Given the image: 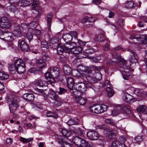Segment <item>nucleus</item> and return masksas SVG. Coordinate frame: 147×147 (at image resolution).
<instances>
[{"mask_svg": "<svg viewBox=\"0 0 147 147\" xmlns=\"http://www.w3.org/2000/svg\"><path fill=\"white\" fill-rule=\"evenodd\" d=\"M26 37L29 41L31 40L33 38L32 34L30 32H28L27 33Z\"/></svg>", "mask_w": 147, "mask_h": 147, "instance_id": "obj_63", "label": "nucleus"}, {"mask_svg": "<svg viewBox=\"0 0 147 147\" xmlns=\"http://www.w3.org/2000/svg\"><path fill=\"white\" fill-rule=\"evenodd\" d=\"M61 133L63 135L66 137H68L71 135L70 132L64 128L62 129Z\"/></svg>", "mask_w": 147, "mask_h": 147, "instance_id": "obj_39", "label": "nucleus"}, {"mask_svg": "<svg viewBox=\"0 0 147 147\" xmlns=\"http://www.w3.org/2000/svg\"><path fill=\"white\" fill-rule=\"evenodd\" d=\"M65 47H68L66 46L61 45H60L58 46L57 49V53L60 55H62L63 51L66 53H68L69 51H67V50H66Z\"/></svg>", "mask_w": 147, "mask_h": 147, "instance_id": "obj_16", "label": "nucleus"}, {"mask_svg": "<svg viewBox=\"0 0 147 147\" xmlns=\"http://www.w3.org/2000/svg\"><path fill=\"white\" fill-rule=\"evenodd\" d=\"M63 38L67 44L69 43L72 39V36L69 34H67L64 35Z\"/></svg>", "mask_w": 147, "mask_h": 147, "instance_id": "obj_27", "label": "nucleus"}, {"mask_svg": "<svg viewBox=\"0 0 147 147\" xmlns=\"http://www.w3.org/2000/svg\"><path fill=\"white\" fill-rule=\"evenodd\" d=\"M105 86L107 87L106 90L107 92L108 96L109 97L113 96V90L111 88V85L109 81L106 80L105 82Z\"/></svg>", "mask_w": 147, "mask_h": 147, "instance_id": "obj_10", "label": "nucleus"}, {"mask_svg": "<svg viewBox=\"0 0 147 147\" xmlns=\"http://www.w3.org/2000/svg\"><path fill=\"white\" fill-rule=\"evenodd\" d=\"M127 50L131 53L129 58V61L131 63V65L132 63H136L137 62V55L133 51L130 49H128Z\"/></svg>", "mask_w": 147, "mask_h": 147, "instance_id": "obj_11", "label": "nucleus"}, {"mask_svg": "<svg viewBox=\"0 0 147 147\" xmlns=\"http://www.w3.org/2000/svg\"><path fill=\"white\" fill-rule=\"evenodd\" d=\"M119 107L121 108V112H122L123 114L127 115L130 113L131 111L129 107H127L126 106H120Z\"/></svg>", "mask_w": 147, "mask_h": 147, "instance_id": "obj_26", "label": "nucleus"}, {"mask_svg": "<svg viewBox=\"0 0 147 147\" xmlns=\"http://www.w3.org/2000/svg\"><path fill=\"white\" fill-rule=\"evenodd\" d=\"M18 98L16 96L13 95L9 97L8 101L11 102L9 105V109L11 113L15 111L18 106Z\"/></svg>", "mask_w": 147, "mask_h": 147, "instance_id": "obj_2", "label": "nucleus"}, {"mask_svg": "<svg viewBox=\"0 0 147 147\" xmlns=\"http://www.w3.org/2000/svg\"><path fill=\"white\" fill-rule=\"evenodd\" d=\"M59 91L58 92V94L59 95H61L65 94L66 92V90L63 88H59Z\"/></svg>", "mask_w": 147, "mask_h": 147, "instance_id": "obj_57", "label": "nucleus"}, {"mask_svg": "<svg viewBox=\"0 0 147 147\" xmlns=\"http://www.w3.org/2000/svg\"><path fill=\"white\" fill-rule=\"evenodd\" d=\"M87 136L90 139L92 140H95L98 138L99 135L95 131L90 130L87 133Z\"/></svg>", "mask_w": 147, "mask_h": 147, "instance_id": "obj_7", "label": "nucleus"}, {"mask_svg": "<svg viewBox=\"0 0 147 147\" xmlns=\"http://www.w3.org/2000/svg\"><path fill=\"white\" fill-rule=\"evenodd\" d=\"M8 11L15 12L17 11V9L16 7L13 5H10L7 7Z\"/></svg>", "mask_w": 147, "mask_h": 147, "instance_id": "obj_47", "label": "nucleus"}, {"mask_svg": "<svg viewBox=\"0 0 147 147\" xmlns=\"http://www.w3.org/2000/svg\"><path fill=\"white\" fill-rule=\"evenodd\" d=\"M47 116L48 117H52L57 119L58 118L57 115L55 113L50 111L47 112Z\"/></svg>", "mask_w": 147, "mask_h": 147, "instance_id": "obj_40", "label": "nucleus"}, {"mask_svg": "<svg viewBox=\"0 0 147 147\" xmlns=\"http://www.w3.org/2000/svg\"><path fill=\"white\" fill-rule=\"evenodd\" d=\"M75 87L77 91L80 92L81 94L84 93L87 89V87L85 84L82 82L76 84Z\"/></svg>", "mask_w": 147, "mask_h": 147, "instance_id": "obj_8", "label": "nucleus"}, {"mask_svg": "<svg viewBox=\"0 0 147 147\" xmlns=\"http://www.w3.org/2000/svg\"><path fill=\"white\" fill-rule=\"evenodd\" d=\"M62 147H74L73 145L71 143L66 142L64 143L63 145L62 146Z\"/></svg>", "mask_w": 147, "mask_h": 147, "instance_id": "obj_61", "label": "nucleus"}, {"mask_svg": "<svg viewBox=\"0 0 147 147\" xmlns=\"http://www.w3.org/2000/svg\"><path fill=\"white\" fill-rule=\"evenodd\" d=\"M11 24L8 19L5 17H0V27L7 29L9 28L11 26Z\"/></svg>", "mask_w": 147, "mask_h": 147, "instance_id": "obj_6", "label": "nucleus"}, {"mask_svg": "<svg viewBox=\"0 0 147 147\" xmlns=\"http://www.w3.org/2000/svg\"><path fill=\"white\" fill-rule=\"evenodd\" d=\"M146 106L144 105H140L137 108V111L139 112H144L145 111Z\"/></svg>", "mask_w": 147, "mask_h": 147, "instance_id": "obj_48", "label": "nucleus"}, {"mask_svg": "<svg viewBox=\"0 0 147 147\" xmlns=\"http://www.w3.org/2000/svg\"><path fill=\"white\" fill-rule=\"evenodd\" d=\"M45 77L47 79H49V81L52 82H54L55 81V80L53 78L51 72H47L46 73Z\"/></svg>", "mask_w": 147, "mask_h": 147, "instance_id": "obj_30", "label": "nucleus"}, {"mask_svg": "<svg viewBox=\"0 0 147 147\" xmlns=\"http://www.w3.org/2000/svg\"><path fill=\"white\" fill-rule=\"evenodd\" d=\"M18 46L23 51L27 52L29 51V46L24 40L18 41Z\"/></svg>", "mask_w": 147, "mask_h": 147, "instance_id": "obj_9", "label": "nucleus"}, {"mask_svg": "<svg viewBox=\"0 0 147 147\" xmlns=\"http://www.w3.org/2000/svg\"><path fill=\"white\" fill-rule=\"evenodd\" d=\"M125 100L129 103L133 102L136 100V99L128 93H125L124 96Z\"/></svg>", "mask_w": 147, "mask_h": 147, "instance_id": "obj_14", "label": "nucleus"}, {"mask_svg": "<svg viewBox=\"0 0 147 147\" xmlns=\"http://www.w3.org/2000/svg\"><path fill=\"white\" fill-rule=\"evenodd\" d=\"M79 69L83 72V74L85 76L88 75V74H90L91 72V71L90 68L85 66L81 65L79 66Z\"/></svg>", "mask_w": 147, "mask_h": 147, "instance_id": "obj_15", "label": "nucleus"}, {"mask_svg": "<svg viewBox=\"0 0 147 147\" xmlns=\"http://www.w3.org/2000/svg\"><path fill=\"white\" fill-rule=\"evenodd\" d=\"M75 98L77 102L81 105H84L87 101L86 98H83L78 96H76Z\"/></svg>", "mask_w": 147, "mask_h": 147, "instance_id": "obj_21", "label": "nucleus"}, {"mask_svg": "<svg viewBox=\"0 0 147 147\" xmlns=\"http://www.w3.org/2000/svg\"><path fill=\"white\" fill-rule=\"evenodd\" d=\"M95 19L94 18L86 17L82 19V22L83 23H86V22H94L95 21Z\"/></svg>", "mask_w": 147, "mask_h": 147, "instance_id": "obj_36", "label": "nucleus"}, {"mask_svg": "<svg viewBox=\"0 0 147 147\" xmlns=\"http://www.w3.org/2000/svg\"><path fill=\"white\" fill-rule=\"evenodd\" d=\"M76 45L75 43L74 42H71L68 47H65L66 50L69 51L68 53L70 52L74 54H78L80 53L82 50V48L80 46L76 47Z\"/></svg>", "mask_w": 147, "mask_h": 147, "instance_id": "obj_5", "label": "nucleus"}, {"mask_svg": "<svg viewBox=\"0 0 147 147\" xmlns=\"http://www.w3.org/2000/svg\"><path fill=\"white\" fill-rule=\"evenodd\" d=\"M122 144L118 141H115L112 143L111 147H120Z\"/></svg>", "mask_w": 147, "mask_h": 147, "instance_id": "obj_46", "label": "nucleus"}, {"mask_svg": "<svg viewBox=\"0 0 147 147\" xmlns=\"http://www.w3.org/2000/svg\"><path fill=\"white\" fill-rule=\"evenodd\" d=\"M33 0H22L21 5L25 7L30 5L32 3Z\"/></svg>", "mask_w": 147, "mask_h": 147, "instance_id": "obj_33", "label": "nucleus"}, {"mask_svg": "<svg viewBox=\"0 0 147 147\" xmlns=\"http://www.w3.org/2000/svg\"><path fill=\"white\" fill-rule=\"evenodd\" d=\"M56 138L58 141V143L62 146L64 143L66 142L65 139L63 136H61L56 135L55 136Z\"/></svg>", "mask_w": 147, "mask_h": 147, "instance_id": "obj_24", "label": "nucleus"}, {"mask_svg": "<svg viewBox=\"0 0 147 147\" xmlns=\"http://www.w3.org/2000/svg\"><path fill=\"white\" fill-rule=\"evenodd\" d=\"M88 142L83 139L81 138L77 146L80 147H86L88 146Z\"/></svg>", "mask_w": 147, "mask_h": 147, "instance_id": "obj_29", "label": "nucleus"}, {"mask_svg": "<svg viewBox=\"0 0 147 147\" xmlns=\"http://www.w3.org/2000/svg\"><path fill=\"white\" fill-rule=\"evenodd\" d=\"M93 69L94 71L96 73V75H98V74H100L101 75V74L100 72V69L104 68V67L103 66H92Z\"/></svg>", "mask_w": 147, "mask_h": 147, "instance_id": "obj_35", "label": "nucleus"}, {"mask_svg": "<svg viewBox=\"0 0 147 147\" xmlns=\"http://www.w3.org/2000/svg\"><path fill=\"white\" fill-rule=\"evenodd\" d=\"M107 108V106L104 105H94L93 106L91 107L89 109L91 112L96 113L100 114L106 111Z\"/></svg>", "mask_w": 147, "mask_h": 147, "instance_id": "obj_4", "label": "nucleus"}, {"mask_svg": "<svg viewBox=\"0 0 147 147\" xmlns=\"http://www.w3.org/2000/svg\"><path fill=\"white\" fill-rule=\"evenodd\" d=\"M116 22L117 25L121 28L124 25L123 20L122 19H119Z\"/></svg>", "mask_w": 147, "mask_h": 147, "instance_id": "obj_56", "label": "nucleus"}, {"mask_svg": "<svg viewBox=\"0 0 147 147\" xmlns=\"http://www.w3.org/2000/svg\"><path fill=\"white\" fill-rule=\"evenodd\" d=\"M112 129H105L104 131V133L105 135L109 137L110 138H114L111 136Z\"/></svg>", "mask_w": 147, "mask_h": 147, "instance_id": "obj_43", "label": "nucleus"}, {"mask_svg": "<svg viewBox=\"0 0 147 147\" xmlns=\"http://www.w3.org/2000/svg\"><path fill=\"white\" fill-rule=\"evenodd\" d=\"M111 136L114 138H111L112 139H114L116 138V136L118 134V132L116 131L113 130H112Z\"/></svg>", "mask_w": 147, "mask_h": 147, "instance_id": "obj_54", "label": "nucleus"}, {"mask_svg": "<svg viewBox=\"0 0 147 147\" xmlns=\"http://www.w3.org/2000/svg\"><path fill=\"white\" fill-rule=\"evenodd\" d=\"M105 42L107 43L105 46L103 47V50H108L109 49V44H110V41L109 40H106Z\"/></svg>", "mask_w": 147, "mask_h": 147, "instance_id": "obj_53", "label": "nucleus"}, {"mask_svg": "<svg viewBox=\"0 0 147 147\" xmlns=\"http://www.w3.org/2000/svg\"><path fill=\"white\" fill-rule=\"evenodd\" d=\"M37 65L40 68H45L46 66V63L42 59H39L38 61Z\"/></svg>", "mask_w": 147, "mask_h": 147, "instance_id": "obj_32", "label": "nucleus"}, {"mask_svg": "<svg viewBox=\"0 0 147 147\" xmlns=\"http://www.w3.org/2000/svg\"><path fill=\"white\" fill-rule=\"evenodd\" d=\"M82 50L84 51L83 54L86 57L88 56V55L93 53L94 51L93 49L88 45L83 47Z\"/></svg>", "mask_w": 147, "mask_h": 147, "instance_id": "obj_12", "label": "nucleus"}, {"mask_svg": "<svg viewBox=\"0 0 147 147\" xmlns=\"http://www.w3.org/2000/svg\"><path fill=\"white\" fill-rule=\"evenodd\" d=\"M63 70L64 73L67 75H69L71 74V69L70 67L67 64H65L64 65Z\"/></svg>", "mask_w": 147, "mask_h": 147, "instance_id": "obj_28", "label": "nucleus"}, {"mask_svg": "<svg viewBox=\"0 0 147 147\" xmlns=\"http://www.w3.org/2000/svg\"><path fill=\"white\" fill-rule=\"evenodd\" d=\"M20 140L23 143H26L30 142L33 140V138H26L22 137H20Z\"/></svg>", "mask_w": 147, "mask_h": 147, "instance_id": "obj_42", "label": "nucleus"}, {"mask_svg": "<svg viewBox=\"0 0 147 147\" xmlns=\"http://www.w3.org/2000/svg\"><path fill=\"white\" fill-rule=\"evenodd\" d=\"M51 18L52 15L51 14H49L47 15V21L48 25L49 26H51Z\"/></svg>", "mask_w": 147, "mask_h": 147, "instance_id": "obj_62", "label": "nucleus"}, {"mask_svg": "<svg viewBox=\"0 0 147 147\" xmlns=\"http://www.w3.org/2000/svg\"><path fill=\"white\" fill-rule=\"evenodd\" d=\"M16 71L18 74H21L24 72L25 69L24 67V64L23 65H21L18 67H16Z\"/></svg>", "mask_w": 147, "mask_h": 147, "instance_id": "obj_34", "label": "nucleus"}, {"mask_svg": "<svg viewBox=\"0 0 147 147\" xmlns=\"http://www.w3.org/2000/svg\"><path fill=\"white\" fill-rule=\"evenodd\" d=\"M23 61L21 59H17L15 60L14 62L15 66L16 67H18L24 64Z\"/></svg>", "mask_w": 147, "mask_h": 147, "instance_id": "obj_38", "label": "nucleus"}, {"mask_svg": "<svg viewBox=\"0 0 147 147\" xmlns=\"http://www.w3.org/2000/svg\"><path fill=\"white\" fill-rule=\"evenodd\" d=\"M91 74V73L85 76L88 81V83L87 84V86L94 90L95 87L93 84L96 83L98 80H100L102 78V75L99 74H98V76L96 75L95 77H92L90 76Z\"/></svg>", "mask_w": 147, "mask_h": 147, "instance_id": "obj_1", "label": "nucleus"}, {"mask_svg": "<svg viewBox=\"0 0 147 147\" xmlns=\"http://www.w3.org/2000/svg\"><path fill=\"white\" fill-rule=\"evenodd\" d=\"M67 86L70 90H71L74 85V81L73 78L71 77H69L67 79Z\"/></svg>", "mask_w": 147, "mask_h": 147, "instance_id": "obj_22", "label": "nucleus"}, {"mask_svg": "<svg viewBox=\"0 0 147 147\" xmlns=\"http://www.w3.org/2000/svg\"><path fill=\"white\" fill-rule=\"evenodd\" d=\"M41 46L42 48H46L47 47V43L44 40L41 42Z\"/></svg>", "mask_w": 147, "mask_h": 147, "instance_id": "obj_59", "label": "nucleus"}, {"mask_svg": "<svg viewBox=\"0 0 147 147\" xmlns=\"http://www.w3.org/2000/svg\"><path fill=\"white\" fill-rule=\"evenodd\" d=\"M70 35L72 36V38L74 37L76 39L77 38V33L76 32H70Z\"/></svg>", "mask_w": 147, "mask_h": 147, "instance_id": "obj_64", "label": "nucleus"}, {"mask_svg": "<svg viewBox=\"0 0 147 147\" xmlns=\"http://www.w3.org/2000/svg\"><path fill=\"white\" fill-rule=\"evenodd\" d=\"M67 124L69 126H71L74 125H77L78 122L73 119H69L67 122Z\"/></svg>", "mask_w": 147, "mask_h": 147, "instance_id": "obj_51", "label": "nucleus"}, {"mask_svg": "<svg viewBox=\"0 0 147 147\" xmlns=\"http://www.w3.org/2000/svg\"><path fill=\"white\" fill-rule=\"evenodd\" d=\"M32 6L33 8H36L39 6V2L38 0H33Z\"/></svg>", "mask_w": 147, "mask_h": 147, "instance_id": "obj_52", "label": "nucleus"}, {"mask_svg": "<svg viewBox=\"0 0 147 147\" xmlns=\"http://www.w3.org/2000/svg\"><path fill=\"white\" fill-rule=\"evenodd\" d=\"M8 68L11 74L14 73L15 70H16V66L13 64H10L9 65Z\"/></svg>", "mask_w": 147, "mask_h": 147, "instance_id": "obj_45", "label": "nucleus"}, {"mask_svg": "<svg viewBox=\"0 0 147 147\" xmlns=\"http://www.w3.org/2000/svg\"><path fill=\"white\" fill-rule=\"evenodd\" d=\"M131 74L129 73H123L122 74L123 78L124 80H128L129 78L131 76V77H132Z\"/></svg>", "mask_w": 147, "mask_h": 147, "instance_id": "obj_49", "label": "nucleus"}, {"mask_svg": "<svg viewBox=\"0 0 147 147\" xmlns=\"http://www.w3.org/2000/svg\"><path fill=\"white\" fill-rule=\"evenodd\" d=\"M105 122L111 125H115V122L112 120L110 119H106L105 120Z\"/></svg>", "mask_w": 147, "mask_h": 147, "instance_id": "obj_60", "label": "nucleus"}, {"mask_svg": "<svg viewBox=\"0 0 147 147\" xmlns=\"http://www.w3.org/2000/svg\"><path fill=\"white\" fill-rule=\"evenodd\" d=\"M122 51L121 47L120 46L112 50V55L113 56V57L112 59L110 60L107 62L108 64H113V63H117L119 61L123 62L124 61V60L122 59L120 56L119 55L115 56L114 55V52L117 53V51L119 50Z\"/></svg>", "mask_w": 147, "mask_h": 147, "instance_id": "obj_3", "label": "nucleus"}, {"mask_svg": "<svg viewBox=\"0 0 147 147\" xmlns=\"http://www.w3.org/2000/svg\"><path fill=\"white\" fill-rule=\"evenodd\" d=\"M51 72L54 79V78H56L59 76V69L55 67L51 69Z\"/></svg>", "mask_w": 147, "mask_h": 147, "instance_id": "obj_23", "label": "nucleus"}, {"mask_svg": "<svg viewBox=\"0 0 147 147\" xmlns=\"http://www.w3.org/2000/svg\"><path fill=\"white\" fill-rule=\"evenodd\" d=\"M36 26V24L35 22L33 21L31 22L28 25V28L33 29Z\"/></svg>", "mask_w": 147, "mask_h": 147, "instance_id": "obj_55", "label": "nucleus"}, {"mask_svg": "<svg viewBox=\"0 0 147 147\" xmlns=\"http://www.w3.org/2000/svg\"><path fill=\"white\" fill-rule=\"evenodd\" d=\"M2 76H1V78H0V80H4L7 79L9 77V76L8 75L2 72Z\"/></svg>", "mask_w": 147, "mask_h": 147, "instance_id": "obj_58", "label": "nucleus"}, {"mask_svg": "<svg viewBox=\"0 0 147 147\" xmlns=\"http://www.w3.org/2000/svg\"><path fill=\"white\" fill-rule=\"evenodd\" d=\"M121 108L119 106L117 108L113 110L112 112V115L113 116H115L121 113Z\"/></svg>", "mask_w": 147, "mask_h": 147, "instance_id": "obj_37", "label": "nucleus"}, {"mask_svg": "<svg viewBox=\"0 0 147 147\" xmlns=\"http://www.w3.org/2000/svg\"><path fill=\"white\" fill-rule=\"evenodd\" d=\"M48 96L50 98L54 100H58L59 99L58 95L52 90H51V92L48 94Z\"/></svg>", "mask_w": 147, "mask_h": 147, "instance_id": "obj_25", "label": "nucleus"}, {"mask_svg": "<svg viewBox=\"0 0 147 147\" xmlns=\"http://www.w3.org/2000/svg\"><path fill=\"white\" fill-rule=\"evenodd\" d=\"M95 40L99 42H101L102 41L106 42V40H108L105 37L104 33H100L98 34L95 38Z\"/></svg>", "mask_w": 147, "mask_h": 147, "instance_id": "obj_17", "label": "nucleus"}, {"mask_svg": "<svg viewBox=\"0 0 147 147\" xmlns=\"http://www.w3.org/2000/svg\"><path fill=\"white\" fill-rule=\"evenodd\" d=\"M15 34L17 37H20L22 36V30L19 24H16L14 28Z\"/></svg>", "mask_w": 147, "mask_h": 147, "instance_id": "obj_20", "label": "nucleus"}, {"mask_svg": "<svg viewBox=\"0 0 147 147\" xmlns=\"http://www.w3.org/2000/svg\"><path fill=\"white\" fill-rule=\"evenodd\" d=\"M81 138L78 136H76L74 137L72 140L73 142L77 146Z\"/></svg>", "mask_w": 147, "mask_h": 147, "instance_id": "obj_50", "label": "nucleus"}, {"mask_svg": "<svg viewBox=\"0 0 147 147\" xmlns=\"http://www.w3.org/2000/svg\"><path fill=\"white\" fill-rule=\"evenodd\" d=\"M137 41L140 42V43H142L144 44L147 43V35H142L136 39Z\"/></svg>", "mask_w": 147, "mask_h": 147, "instance_id": "obj_18", "label": "nucleus"}, {"mask_svg": "<svg viewBox=\"0 0 147 147\" xmlns=\"http://www.w3.org/2000/svg\"><path fill=\"white\" fill-rule=\"evenodd\" d=\"M50 44L51 45H52V47H57L59 45L58 41L56 39L53 38L51 39Z\"/></svg>", "mask_w": 147, "mask_h": 147, "instance_id": "obj_41", "label": "nucleus"}, {"mask_svg": "<svg viewBox=\"0 0 147 147\" xmlns=\"http://www.w3.org/2000/svg\"><path fill=\"white\" fill-rule=\"evenodd\" d=\"M23 98L29 102H32L34 100V96L31 93L26 94L24 95Z\"/></svg>", "mask_w": 147, "mask_h": 147, "instance_id": "obj_19", "label": "nucleus"}, {"mask_svg": "<svg viewBox=\"0 0 147 147\" xmlns=\"http://www.w3.org/2000/svg\"><path fill=\"white\" fill-rule=\"evenodd\" d=\"M125 6L127 8H133L134 7V3L131 1H127L125 3Z\"/></svg>", "mask_w": 147, "mask_h": 147, "instance_id": "obj_44", "label": "nucleus"}, {"mask_svg": "<svg viewBox=\"0 0 147 147\" xmlns=\"http://www.w3.org/2000/svg\"><path fill=\"white\" fill-rule=\"evenodd\" d=\"M36 84L37 86L43 87L44 86H46L47 85V82L45 81H42L40 79H38L37 80Z\"/></svg>", "mask_w": 147, "mask_h": 147, "instance_id": "obj_31", "label": "nucleus"}, {"mask_svg": "<svg viewBox=\"0 0 147 147\" xmlns=\"http://www.w3.org/2000/svg\"><path fill=\"white\" fill-rule=\"evenodd\" d=\"M0 38L9 41L13 40L12 37L11 35H9L7 33L3 31L0 32Z\"/></svg>", "mask_w": 147, "mask_h": 147, "instance_id": "obj_13", "label": "nucleus"}]
</instances>
